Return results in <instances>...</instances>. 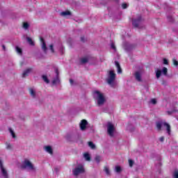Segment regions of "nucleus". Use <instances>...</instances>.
I'll use <instances>...</instances> for the list:
<instances>
[{
	"label": "nucleus",
	"instance_id": "0eeeda50",
	"mask_svg": "<svg viewBox=\"0 0 178 178\" xmlns=\"http://www.w3.org/2000/svg\"><path fill=\"white\" fill-rule=\"evenodd\" d=\"M107 131L108 134L111 136V137H113V132L115 131V126L112 124V123L108 122L107 125Z\"/></svg>",
	"mask_w": 178,
	"mask_h": 178
},
{
	"label": "nucleus",
	"instance_id": "49530a36",
	"mask_svg": "<svg viewBox=\"0 0 178 178\" xmlns=\"http://www.w3.org/2000/svg\"><path fill=\"white\" fill-rule=\"evenodd\" d=\"M40 41L41 42H42V44H44V42H45V41L44 40V38H40Z\"/></svg>",
	"mask_w": 178,
	"mask_h": 178
},
{
	"label": "nucleus",
	"instance_id": "5701e85b",
	"mask_svg": "<svg viewBox=\"0 0 178 178\" xmlns=\"http://www.w3.org/2000/svg\"><path fill=\"white\" fill-rule=\"evenodd\" d=\"M42 49H43L44 52H47V44H45V42H43L42 45Z\"/></svg>",
	"mask_w": 178,
	"mask_h": 178
},
{
	"label": "nucleus",
	"instance_id": "aec40b11",
	"mask_svg": "<svg viewBox=\"0 0 178 178\" xmlns=\"http://www.w3.org/2000/svg\"><path fill=\"white\" fill-rule=\"evenodd\" d=\"M29 27H30V24H29V23H27V22L23 23V29H24L25 30H27V29H29Z\"/></svg>",
	"mask_w": 178,
	"mask_h": 178
},
{
	"label": "nucleus",
	"instance_id": "c9c22d12",
	"mask_svg": "<svg viewBox=\"0 0 178 178\" xmlns=\"http://www.w3.org/2000/svg\"><path fill=\"white\" fill-rule=\"evenodd\" d=\"M174 178H178V171L174 172Z\"/></svg>",
	"mask_w": 178,
	"mask_h": 178
},
{
	"label": "nucleus",
	"instance_id": "6ab92c4d",
	"mask_svg": "<svg viewBox=\"0 0 178 178\" xmlns=\"http://www.w3.org/2000/svg\"><path fill=\"white\" fill-rule=\"evenodd\" d=\"M42 79H43L44 83H47V84H49V79H48V77L47 76L43 75Z\"/></svg>",
	"mask_w": 178,
	"mask_h": 178
},
{
	"label": "nucleus",
	"instance_id": "3c124183",
	"mask_svg": "<svg viewBox=\"0 0 178 178\" xmlns=\"http://www.w3.org/2000/svg\"><path fill=\"white\" fill-rule=\"evenodd\" d=\"M56 73L57 76H58V74H59V72L58 71V70H56Z\"/></svg>",
	"mask_w": 178,
	"mask_h": 178
},
{
	"label": "nucleus",
	"instance_id": "79ce46f5",
	"mask_svg": "<svg viewBox=\"0 0 178 178\" xmlns=\"http://www.w3.org/2000/svg\"><path fill=\"white\" fill-rule=\"evenodd\" d=\"M117 69H118V73L119 74L122 73V67H118Z\"/></svg>",
	"mask_w": 178,
	"mask_h": 178
},
{
	"label": "nucleus",
	"instance_id": "dca6fc26",
	"mask_svg": "<svg viewBox=\"0 0 178 178\" xmlns=\"http://www.w3.org/2000/svg\"><path fill=\"white\" fill-rule=\"evenodd\" d=\"M161 76H162V71L161 70H158L156 72V79H159V77H161Z\"/></svg>",
	"mask_w": 178,
	"mask_h": 178
},
{
	"label": "nucleus",
	"instance_id": "412c9836",
	"mask_svg": "<svg viewBox=\"0 0 178 178\" xmlns=\"http://www.w3.org/2000/svg\"><path fill=\"white\" fill-rule=\"evenodd\" d=\"M29 92L31 95L33 97V98L35 97V92L34 91V90H33L32 88L29 89Z\"/></svg>",
	"mask_w": 178,
	"mask_h": 178
},
{
	"label": "nucleus",
	"instance_id": "ddd939ff",
	"mask_svg": "<svg viewBox=\"0 0 178 178\" xmlns=\"http://www.w3.org/2000/svg\"><path fill=\"white\" fill-rule=\"evenodd\" d=\"M71 15H72V12L69 10H66L60 13L61 16H70Z\"/></svg>",
	"mask_w": 178,
	"mask_h": 178
},
{
	"label": "nucleus",
	"instance_id": "a211bd4d",
	"mask_svg": "<svg viewBox=\"0 0 178 178\" xmlns=\"http://www.w3.org/2000/svg\"><path fill=\"white\" fill-rule=\"evenodd\" d=\"M162 73L164 76H168V68L165 67H163Z\"/></svg>",
	"mask_w": 178,
	"mask_h": 178
},
{
	"label": "nucleus",
	"instance_id": "7ed1b4c3",
	"mask_svg": "<svg viewBox=\"0 0 178 178\" xmlns=\"http://www.w3.org/2000/svg\"><path fill=\"white\" fill-rule=\"evenodd\" d=\"M26 168H29L31 170H34V165H33V163L28 159H25L23 164L21 165L22 169H26Z\"/></svg>",
	"mask_w": 178,
	"mask_h": 178
},
{
	"label": "nucleus",
	"instance_id": "f3484780",
	"mask_svg": "<svg viewBox=\"0 0 178 178\" xmlns=\"http://www.w3.org/2000/svg\"><path fill=\"white\" fill-rule=\"evenodd\" d=\"M16 51L17 52V54H19V55H22L23 54V50H22L21 48H19V47H16Z\"/></svg>",
	"mask_w": 178,
	"mask_h": 178
},
{
	"label": "nucleus",
	"instance_id": "cd10ccee",
	"mask_svg": "<svg viewBox=\"0 0 178 178\" xmlns=\"http://www.w3.org/2000/svg\"><path fill=\"white\" fill-rule=\"evenodd\" d=\"M129 163L130 168H133V165H134V161L131 159H129Z\"/></svg>",
	"mask_w": 178,
	"mask_h": 178
},
{
	"label": "nucleus",
	"instance_id": "8fccbe9b",
	"mask_svg": "<svg viewBox=\"0 0 178 178\" xmlns=\"http://www.w3.org/2000/svg\"><path fill=\"white\" fill-rule=\"evenodd\" d=\"M52 84H56V80H53L52 81Z\"/></svg>",
	"mask_w": 178,
	"mask_h": 178
},
{
	"label": "nucleus",
	"instance_id": "c03bdc74",
	"mask_svg": "<svg viewBox=\"0 0 178 178\" xmlns=\"http://www.w3.org/2000/svg\"><path fill=\"white\" fill-rule=\"evenodd\" d=\"M74 83V81H73V79H70V84H71V86H73Z\"/></svg>",
	"mask_w": 178,
	"mask_h": 178
},
{
	"label": "nucleus",
	"instance_id": "4c0bfd02",
	"mask_svg": "<svg viewBox=\"0 0 178 178\" xmlns=\"http://www.w3.org/2000/svg\"><path fill=\"white\" fill-rule=\"evenodd\" d=\"M115 66H116L117 68L120 67V64L119 63V62L115 61Z\"/></svg>",
	"mask_w": 178,
	"mask_h": 178
},
{
	"label": "nucleus",
	"instance_id": "4468645a",
	"mask_svg": "<svg viewBox=\"0 0 178 178\" xmlns=\"http://www.w3.org/2000/svg\"><path fill=\"white\" fill-rule=\"evenodd\" d=\"M83 157L86 159V161H88V162L91 161V156H90V154L88 153H84Z\"/></svg>",
	"mask_w": 178,
	"mask_h": 178
},
{
	"label": "nucleus",
	"instance_id": "1a4fd4ad",
	"mask_svg": "<svg viewBox=\"0 0 178 178\" xmlns=\"http://www.w3.org/2000/svg\"><path fill=\"white\" fill-rule=\"evenodd\" d=\"M87 124H88V122H87V120H82L81 121L79 126H80V129H81V130H82V131H84V130H86V129H87Z\"/></svg>",
	"mask_w": 178,
	"mask_h": 178
},
{
	"label": "nucleus",
	"instance_id": "ea45409f",
	"mask_svg": "<svg viewBox=\"0 0 178 178\" xmlns=\"http://www.w3.org/2000/svg\"><path fill=\"white\" fill-rule=\"evenodd\" d=\"M159 141H161V143H163V141H165V137L163 136L160 137Z\"/></svg>",
	"mask_w": 178,
	"mask_h": 178
},
{
	"label": "nucleus",
	"instance_id": "c756f323",
	"mask_svg": "<svg viewBox=\"0 0 178 178\" xmlns=\"http://www.w3.org/2000/svg\"><path fill=\"white\" fill-rule=\"evenodd\" d=\"M49 48H50V50L51 51L52 54H54L55 49H54V44H50Z\"/></svg>",
	"mask_w": 178,
	"mask_h": 178
},
{
	"label": "nucleus",
	"instance_id": "423d86ee",
	"mask_svg": "<svg viewBox=\"0 0 178 178\" xmlns=\"http://www.w3.org/2000/svg\"><path fill=\"white\" fill-rule=\"evenodd\" d=\"M0 169L1 170V175L3 178H9V175H8V171L5 168H3V164L2 163V161L0 159Z\"/></svg>",
	"mask_w": 178,
	"mask_h": 178
},
{
	"label": "nucleus",
	"instance_id": "9d476101",
	"mask_svg": "<svg viewBox=\"0 0 178 178\" xmlns=\"http://www.w3.org/2000/svg\"><path fill=\"white\" fill-rule=\"evenodd\" d=\"M31 70H33V68H28L26 70H24L22 73V77H27L31 72Z\"/></svg>",
	"mask_w": 178,
	"mask_h": 178
},
{
	"label": "nucleus",
	"instance_id": "f704fd0d",
	"mask_svg": "<svg viewBox=\"0 0 178 178\" xmlns=\"http://www.w3.org/2000/svg\"><path fill=\"white\" fill-rule=\"evenodd\" d=\"M6 148L7 149H12V145H10V143H7Z\"/></svg>",
	"mask_w": 178,
	"mask_h": 178
},
{
	"label": "nucleus",
	"instance_id": "58836bf2",
	"mask_svg": "<svg viewBox=\"0 0 178 178\" xmlns=\"http://www.w3.org/2000/svg\"><path fill=\"white\" fill-rule=\"evenodd\" d=\"M171 111H172V113H177V112H178V110L176 108H175L174 109H172Z\"/></svg>",
	"mask_w": 178,
	"mask_h": 178
},
{
	"label": "nucleus",
	"instance_id": "4be33fe9",
	"mask_svg": "<svg viewBox=\"0 0 178 178\" xmlns=\"http://www.w3.org/2000/svg\"><path fill=\"white\" fill-rule=\"evenodd\" d=\"M88 145L92 149H95V145L92 142H88Z\"/></svg>",
	"mask_w": 178,
	"mask_h": 178
},
{
	"label": "nucleus",
	"instance_id": "a18cd8bd",
	"mask_svg": "<svg viewBox=\"0 0 178 178\" xmlns=\"http://www.w3.org/2000/svg\"><path fill=\"white\" fill-rule=\"evenodd\" d=\"M167 113H168V115H173V112L172 111V110L167 111Z\"/></svg>",
	"mask_w": 178,
	"mask_h": 178
},
{
	"label": "nucleus",
	"instance_id": "2f4dec72",
	"mask_svg": "<svg viewBox=\"0 0 178 178\" xmlns=\"http://www.w3.org/2000/svg\"><path fill=\"white\" fill-rule=\"evenodd\" d=\"M151 103H152L153 105H156V99H151Z\"/></svg>",
	"mask_w": 178,
	"mask_h": 178
},
{
	"label": "nucleus",
	"instance_id": "37998d69",
	"mask_svg": "<svg viewBox=\"0 0 178 178\" xmlns=\"http://www.w3.org/2000/svg\"><path fill=\"white\" fill-rule=\"evenodd\" d=\"M111 48L112 49L116 50V46H115V44L113 43L111 44Z\"/></svg>",
	"mask_w": 178,
	"mask_h": 178
},
{
	"label": "nucleus",
	"instance_id": "f03ea898",
	"mask_svg": "<svg viewBox=\"0 0 178 178\" xmlns=\"http://www.w3.org/2000/svg\"><path fill=\"white\" fill-rule=\"evenodd\" d=\"M94 94L97 95L96 99L97 101V105L98 106H101L102 105H104L105 104V96H104V94L101 93L99 90H95L94 92Z\"/></svg>",
	"mask_w": 178,
	"mask_h": 178
},
{
	"label": "nucleus",
	"instance_id": "f257e3e1",
	"mask_svg": "<svg viewBox=\"0 0 178 178\" xmlns=\"http://www.w3.org/2000/svg\"><path fill=\"white\" fill-rule=\"evenodd\" d=\"M162 126L166 127L167 133L168 136H170V125L168 122L162 121H158L156 122V127L159 131H161V130H162Z\"/></svg>",
	"mask_w": 178,
	"mask_h": 178
},
{
	"label": "nucleus",
	"instance_id": "2eb2a0df",
	"mask_svg": "<svg viewBox=\"0 0 178 178\" xmlns=\"http://www.w3.org/2000/svg\"><path fill=\"white\" fill-rule=\"evenodd\" d=\"M26 40L29 44L32 47H34L35 45V44H34V42L33 41V39H31V38H26Z\"/></svg>",
	"mask_w": 178,
	"mask_h": 178
},
{
	"label": "nucleus",
	"instance_id": "b1692460",
	"mask_svg": "<svg viewBox=\"0 0 178 178\" xmlns=\"http://www.w3.org/2000/svg\"><path fill=\"white\" fill-rule=\"evenodd\" d=\"M88 63V58H82L81 59V63L84 64V63Z\"/></svg>",
	"mask_w": 178,
	"mask_h": 178
},
{
	"label": "nucleus",
	"instance_id": "a19ab883",
	"mask_svg": "<svg viewBox=\"0 0 178 178\" xmlns=\"http://www.w3.org/2000/svg\"><path fill=\"white\" fill-rule=\"evenodd\" d=\"M168 22H173V17L169 16V17H168Z\"/></svg>",
	"mask_w": 178,
	"mask_h": 178
},
{
	"label": "nucleus",
	"instance_id": "de8ad7c7",
	"mask_svg": "<svg viewBox=\"0 0 178 178\" xmlns=\"http://www.w3.org/2000/svg\"><path fill=\"white\" fill-rule=\"evenodd\" d=\"M2 48H3V51H6V47H5V44H3V45H2Z\"/></svg>",
	"mask_w": 178,
	"mask_h": 178
},
{
	"label": "nucleus",
	"instance_id": "9b49d317",
	"mask_svg": "<svg viewBox=\"0 0 178 178\" xmlns=\"http://www.w3.org/2000/svg\"><path fill=\"white\" fill-rule=\"evenodd\" d=\"M44 150L46 152H48V154H50V155L54 154V150L52 149V147L51 146H44Z\"/></svg>",
	"mask_w": 178,
	"mask_h": 178
},
{
	"label": "nucleus",
	"instance_id": "473e14b6",
	"mask_svg": "<svg viewBox=\"0 0 178 178\" xmlns=\"http://www.w3.org/2000/svg\"><path fill=\"white\" fill-rule=\"evenodd\" d=\"M163 65H169V61L166 58H163Z\"/></svg>",
	"mask_w": 178,
	"mask_h": 178
},
{
	"label": "nucleus",
	"instance_id": "e433bc0d",
	"mask_svg": "<svg viewBox=\"0 0 178 178\" xmlns=\"http://www.w3.org/2000/svg\"><path fill=\"white\" fill-rule=\"evenodd\" d=\"M81 41L82 42H86V38H85L84 36H81Z\"/></svg>",
	"mask_w": 178,
	"mask_h": 178
},
{
	"label": "nucleus",
	"instance_id": "f8f14e48",
	"mask_svg": "<svg viewBox=\"0 0 178 178\" xmlns=\"http://www.w3.org/2000/svg\"><path fill=\"white\" fill-rule=\"evenodd\" d=\"M135 79L137 80V81H143L141 79V74H140L139 72H136L135 73Z\"/></svg>",
	"mask_w": 178,
	"mask_h": 178
},
{
	"label": "nucleus",
	"instance_id": "a878e982",
	"mask_svg": "<svg viewBox=\"0 0 178 178\" xmlns=\"http://www.w3.org/2000/svg\"><path fill=\"white\" fill-rule=\"evenodd\" d=\"M9 131H10L11 136H13V138H16V135L15 134V132L13 131V130L10 128Z\"/></svg>",
	"mask_w": 178,
	"mask_h": 178
},
{
	"label": "nucleus",
	"instance_id": "393cba45",
	"mask_svg": "<svg viewBox=\"0 0 178 178\" xmlns=\"http://www.w3.org/2000/svg\"><path fill=\"white\" fill-rule=\"evenodd\" d=\"M115 172L117 173H120V172H122V168L119 165L115 166Z\"/></svg>",
	"mask_w": 178,
	"mask_h": 178
},
{
	"label": "nucleus",
	"instance_id": "6e6552de",
	"mask_svg": "<svg viewBox=\"0 0 178 178\" xmlns=\"http://www.w3.org/2000/svg\"><path fill=\"white\" fill-rule=\"evenodd\" d=\"M142 20H143V17L140 15H139L137 19H133L132 24H133L134 27L137 29V27H138V26H140V22Z\"/></svg>",
	"mask_w": 178,
	"mask_h": 178
},
{
	"label": "nucleus",
	"instance_id": "09e8293b",
	"mask_svg": "<svg viewBox=\"0 0 178 178\" xmlns=\"http://www.w3.org/2000/svg\"><path fill=\"white\" fill-rule=\"evenodd\" d=\"M162 84H163V86L165 85V84H166V81L163 80V81H162Z\"/></svg>",
	"mask_w": 178,
	"mask_h": 178
},
{
	"label": "nucleus",
	"instance_id": "20e7f679",
	"mask_svg": "<svg viewBox=\"0 0 178 178\" xmlns=\"http://www.w3.org/2000/svg\"><path fill=\"white\" fill-rule=\"evenodd\" d=\"M115 79H116V74L113 71H110L108 78L106 79L108 84H113Z\"/></svg>",
	"mask_w": 178,
	"mask_h": 178
},
{
	"label": "nucleus",
	"instance_id": "39448f33",
	"mask_svg": "<svg viewBox=\"0 0 178 178\" xmlns=\"http://www.w3.org/2000/svg\"><path fill=\"white\" fill-rule=\"evenodd\" d=\"M84 172H85V170H84V167H83V165H80L79 167L75 168L72 170V173H73L74 176H79L80 174L84 173Z\"/></svg>",
	"mask_w": 178,
	"mask_h": 178
},
{
	"label": "nucleus",
	"instance_id": "c85d7f7f",
	"mask_svg": "<svg viewBox=\"0 0 178 178\" xmlns=\"http://www.w3.org/2000/svg\"><path fill=\"white\" fill-rule=\"evenodd\" d=\"M104 172L106 173V175H111V172H109V168L108 167H104Z\"/></svg>",
	"mask_w": 178,
	"mask_h": 178
},
{
	"label": "nucleus",
	"instance_id": "72a5a7b5",
	"mask_svg": "<svg viewBox=\"0 0 178 178\" xmlns=\"http://www.w3.org/2000/svg\"><path fill=\"white\" fill-rule=\"evenodd\" d=\"M172 62H173V65H175V66H178V61L176 59H173Z\"/></svg>",
	"mask_w": 178,
	"mask_h": 178
},
{
	"label": "nucleus",
	"instance_id": "7c9ffc66",
	"mask_svg": "<svg viewBox=\"0 0 178 178\" xmlns=\"http://www.w3.org/2000/svg\"><path fill=\"white\" fill-rule=\"evenodd\" d=\"M122 9H127V3H123L122 4Z\"/></svg>",
	"mask_w": 178,
	"mask_h": 178
},
{
	"label": "nucleus",
	"instance_id": "bb28decb",
	"mask_svg": "<svg viewBox=\"0 0 178 178\" xmlns=\"http://www.w3.org/2000/svg\"><path fill=\"white\" fill-rule=\"evenodd\" d=\"M95 161L97 162V163H99V162H101V156H96V157L95 158Z\"/></svg>",
	"mask_w": 178,
	"mask_h": 178
}]
</instances>
